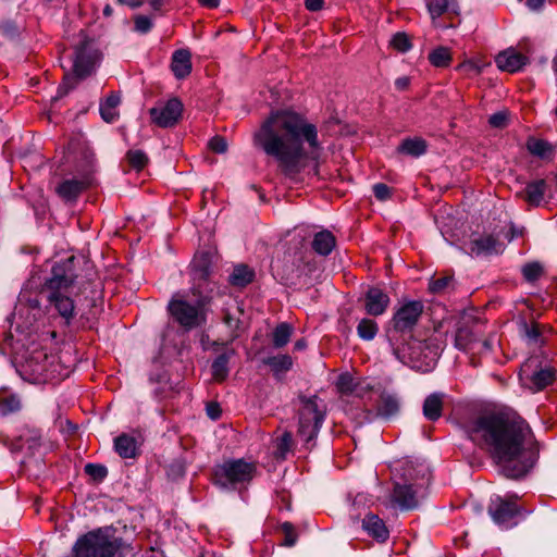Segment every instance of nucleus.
Here are the masks:
<instances>
[{
	"instance_id": "1",
	"label": "nucleus",
	"mask_w": 557,
	"mask_h": 557,
	"mask_svg": "<svg viewBox=\"0 0 557 557\" xmlns=\"http://www.w3.org/2000/svg\"><path fill=\"white\" fill-rule=\"evenodd\" d=\"M253 144L273 157L282 173L295 176L313 162L314 174L323 147L317 126L305 116L289 111H273L253 135Z\"/></svg>"
},
{
	"instance_id": "2",
	"label": "nucleus",
	"mask_w": 557,
	"mask_h": 557,
	"mask_svg": "<svg viewBox=\"0 0 557 557\" xmlns=\"http://www.w3.org/2000/svg\"><path fill=\"white\" fill-rule=\"evenodd\" d=\"M463 430L506 478H522L536 462L537 454L528 445L530 428L519 417L488 412L467 421Z\"/></svg>"
},
{
	"instance_id": "3",
	"label": "nucleus",
	"mask_w": 557,
	"mask_h": 557,
	"mask_svg": "<svg viewBox=\"0 0 557 557\" xmlns=\"http://www.w3.org/2000/svg\"><path fill=\"white\" fill-rule=\"evenodd\" d=\"M424 306L420 300H409L399 305L385 327V336L395 357L403 363L430 367L437 357L426 341L413 339L412 332L418 324Z\"/></svg>"
},
{
	"instance_id": "4",
	"label": "nucleus",
	"mask_w": 557,
	"mask_h": 557,
	"mask_svg": "<svg viewBox=\"0 0 557 557\" xmlns=\"http://www.w3.org/2000/svg\"><path fill=\"white\" fill-rule=\"evenodd\" d=\"M73 261L74 257H71L54 264L51 276L46 281L44 288L49 307L54 309L66 324H70V321L75 315L74 300L70 293L75 281V274L72 269Z\"/></svg>"
},
{
	"instance_id": "5",
	"label": "nucleus",
	"mask_w": 557,
	"mask_h": 557,
	"mask_svg": "<svg viewBox=\"0 0 557 557\" xmlns=\"http://www.w3.org/2000/svg\"><path fill=\"white\" fill-rule=\"evenodd\" d=\"M400 481L395 482L391 500L401 510H412L419 505V497L429 482L426 470L416 468L412 462H406Z\"/></svg>"
},
{
	"instance_id": "6",
	"label": "nucleus",
	"mask_w": 557,
	"mask_h": 557,
	"mask_svg": "<svg viewBox=\"0 0 557 557\" xmlns=\"http://www.w3.org/2000/svg\"><path fill=\"white\" fill-rule=\"evenodd\" d=\"M201 288L200 283L191 288V293L196 297L194 304L189 302L182 293H176L169 302L170 313L186 330L199 327L206 322L205 308L211 298L203 295Z\"/></svg>"
},
{
	"instance_id": "7",
	"label": "nucleus",
	"mask_w": 557,
	"mask_h": 557,
	"mask_svg": "<svg viewBox=\"0 0 557 557\" xmlns=\"http://www.w3.org/2000/svg\"><path fill=\"white\" fill-rule=\"evenodd\" d=\"M300 403L298 435L309 444L320 431L325 418L326 406L315 395L311 397L301 396Z\"/></svg>"
},
{
	"instance_id": "8",
	"label": "nucleus",
	"mask_w": 557,
	"mask_h": 557,
	"mask_svg": "<svg viewBox=\"0 0 557 557\" xmlns=\"http://www.w3.org/2000/svg\"><path fill=\"white\" fill-rule=\"evenodd\" d=\"M96 55L87 49V44H82L75 49V58L73 61V73H65L62 84L58 88L57 96L53 100H58L75 88L81 79L89 76L95 67Z\"/></svg>"
},
{
	"instance_id": "9",
	"label": "nucleus",
	"mask_w": 557,
	"mask_h": 557,
	"mask_svg": "<svg viewBox=\"0 0 557 557\" xmlns=\"http://www.w3.org/2000/svg\"><path fill=\"white\" fill-rule=\"evenodd\" d=\"M255 472L253 463L246 462L243 459L230 460L215 467L213 480L222 488H235L237 484L251 481Z\"/></svg>"
},
{
	"instance_id": "10",
	"label": "nucleus",
	"mask_w": 557,
	"mask_h": 557,
	"mask_svg": "<svg viewBox=\"0 0 557 557\" xmlns=\"http://www.w3.org/2000/svg\"><path fill=\"white\" fill-rule=\"evenodd\" d=\"M479 322L471 315L463 317L457 325L455 346L465 351L481 354L491 350L492 343L488 338L480 339Z\"/></svg>"
},
{
	"instance_id": "11",
	"label": "nucleus",
	"mask_w": 557,
	"mask_h": 557,
	"mask_svg": "<svg viewBox=\"0 0 557 557\" xmlns=\"http://www.w3.org/2000/svg\"><path fill=\"white\" fill-rule=\"evenodd\" d=\"M79 541L88 550L90 557H125L124 550L126 546L122 540H111L101 531L89 532L79 537Z\"/></svg>"
},
{
	"instance_id": "12",
	"label": "nucleus",
	"mask_w": 557,
	"mask_h": 557,
	"mask_svg": "<svg viewBox=\"0 0 557 557\" xmlns=\"http://www.w3.org/2000/svg\"><path fill=\"white\" fill-rule=\"evenodd\" d=\"M520 377L523 384L533 392L544 389L555 380V370L542 366L539 357H531L521 366Z\"/></svg>"
},
{
	"instance_id": "13",
	"label": "nucleus",
	"mask_w": 557,
	"mask_h": 557,
	"mask_svg": "<svg viewBox=\"0 0 557 557\" xmlns=\"http://www.w3.org/2000/svg\"><path fill=\"white\" fill-rule=\"evenodd\" d=\"M55 357L49 356L44 350H34L23 363V371L34 381L46 382L54 379Z\"/></svg>"
},
{
	"instance_id": "14",
	"label": "nucleus",
	"mask_w": 557,
	"mask_h": 557,
	"mask_svg": "<svg viewBox=\"0 0 557 557\" xmlns=\"http://www.w3.org/2000/svg\"><path fill=\"white\" fill-rule=\"evenodd\" d=\"M183 113V103L177 98H172L165 103H160L149 110L151 121L159 127L168 128L177 124Z\"/></svg>"
},
{
	"instance_id": "15",
	"label": "nucleus",
	"mask_w": 557,
	"mask_h": 557,
	"mask_svg": "<svg viewBox=\"0 0 557 557\" xmlns=\"http://www.w3.org/2000/svg\"><path fill=\"white\" fill-rule=\"evenodd\" d=\"M520 509L516 502L497 498L488 507V513L495 523L506 528L511 525V520L519 513Z\"/></svg>"
},
{
	"instance_id": "16",
	"label": "nucleus",
	"mask_w": 557,
	"mask_h": 557,
	"mask_svg": "<svg viewBox=\"0 0 557 557\" xmlns=\"http://www.w3.org/2000/svg\"><path fill=\"white\" fill-rule=\"evenodd\" d=\"M528 62L529 59L515 48H508L499 52L495 58L497 67L509 73L520 71Z\"/></svg>"
},
{
	"instance_id": "17",
	"label": "nucleus",
	"mask_w": 557,
	"mask_h": 557,
	"mask_svg": "<svg viewBox=\"0 0 557 557\" xmlns=\"http://www.w3.org/2000/svg\"><path fill=\"white\" fill-rule=\"evenodd\" d=\"M389 296L379 287H370L364 295V309L370 315L383 314L389 306Z\"/></svg>"
},
{
	"instance_id": "18",
	"label": "nucleus",
	"mask_w": 557,
	"mask_h": 557,
	"mask_svg": "<svg viewBox=\"0 0 557 557\" xmlns=\"http://www.w3.org/2000/svg\"><path fill=\"white\" fill-rule=\"evenodd\" d=\"M469 249L471 255L476 257L491 256L502 252L503 245L493 235H481L470 242Z\"/></svg>"
},
{
	"instance_id": "19",
	"label": "nucleus",
	"mask_w": 557,
	"mask_h": 557,
	"mask_svg": "<svg viewBox=\"0 0 557 557\" xmlns=\"http://www.w3.org/2000/svg\"><path fill=\"white\" fill-rule=\"evenodd\" d=\"M375 409L377 417L389 419L399 412L400 398L396 393L383 391L379 395Z\"/></svg>"
},
{
	"instance_id": "20",
	"label": "nucleus",
	"mask_w": 557,
	"mask_h": 557,
	"mask_svg": "<svg viewBox=\"0 0 557 557\" xmlns=\"http://www.w3.org/2000/svg\"><path fill=\"white\" fill-rule=\"evenodd\" d=\"M171 70L177 79L187 77L191 72V53L187 49H178L172 55Z\"/></svg>"
},
{
	"instance_id": "21",
	"label": "nucleus",
	"mask_w": 557,
	"mask_h": 557,
	"mask_svg": "<svg viewBox=\"0 0 557 557\" xmlns=\"http://www.w3.org/2000/svg\"><path fill=\"white\" fill-rule=\"evenodd\" d=\"M363 530L377 542H385L389 532L384 523V521L374 513H368L362 520Z\"/></svg>"
},
{
	"instance_id": "22",
	"label": "nucleus",
	"mask_w": 557,
	"mask_h": 557,
	"mask_svg": "<svg viewBox=\"0 0 557 557\" xmlns=\"http://www.w3.org/2000/svg\"><path fill=\"white\" fill-rule=\"evenodd\" d=\"M444 405V394L433 393L429 395L423 403V416L429 421H436L442 417Z\"/></svg>"
},
{
	"instance_id": "23",
	"label": "nucleus",
	"mask_w": 557,
	"mask_h": 557,
	"mask_svg": "<svg viewBox=\"0 0 557 557\" xmlns=\"http://www.w3.org/2000/svg\"><path fill=\"white\" fill-rule=\"evenodd\" d=\"M138 441L128 434H121L114 440L115 451L122 458H135L138 454Z\"/></svg>"
},
{
	"instance_id": "24",
	"label": "nucleus",
	"mask_w": 557,
	"mask_h": 557,
	"mask_svg": "<svg viewBox=\"0 0 557 557\" xmlns=\"http://www.w3.org/2000/svg\"><path fill=\"white\" fill-rule=\"evenodd\" d=\"M88 182L86 180H66L57 187L58 195L65 200H74L86 189Z\"/></svg>"
},
{
	"instance_id": "25",
	"label": "nucleus",
	"mask_w": 557,
	"mask_h": 557,
	"mask_svg": "<svg viewBox=\"0 0 557 557\" xmlns=\"http://www.w3.org/2000/svg\"><path fill=\"white\" fill-rule=\"evenodd\" d=\"M211 257L208 252L197 255L193 262V273L195 281H207L211 274Z\"/></svg>"
},
{
	"instance_id": "26",
	"label": "nucleus",
	"mask_w": 557,
	"mask_h": 557,
	"mask_svg": "<svg viewBox=\"0 0 557 557\" xmlns=\"http://www.w3.org/2000/svg\"><path fill=\"white\" fill-rule=\"evenodd\" d=\"M120 103L121 96L116 92H111L104 101L100 103V114L107 123H113L119 117L117 107Z\"/></svg>"
},
{
	"instance_id": "27",
	"label": "nucleus",
	"mask_w": 557,
	"mask_h": 557,
	"mask_svg": "<svg viewBox=\"0 0 557 557\" xmlns=\"http://www.w3.org/2000/svg\"><path fill=\"white\" fill-rule=\"evenodd\" d=\"M546 187L545 180L530 182L524 189V200L533 207H539L546 193Z\"/></svg>"
},
{
	"instance_id": "28",
	"label": "nucleus",
	"mask_w": 557,
	"mask_h": 557,
	"mask_svg": "<svg viewBox=\"0 0 557 557\" xmlns=\"http://www.w3.org/2000/svg\"><path fill=\"white\" fill-rule=\"evenodd\" d=\"M255 272L246 264H237L228 276V282L235 287H245L252 282Z\"/></svg>"
},
{
	"instance_id": "29",
	"label": "nucleus",
	"mask_w": 557,
	"mask_h": 557,
	"mask_svg": "<svg viewBox=\"0 0 557 557\" xmlns=\"http://www.w3.org/2000/svg\"><path fill=\"white\" fill-rule=\"evenodd\" d=\"M335 247V237L330 231H321L314 235L312 240L313 250L321 255L327 256Z\"/></svg>"
},
{
	"instance_id": "30",
	"label": "nucleus",
	"mask_w": 557,
	"mask_h": 557,
	"mask_svg": "<svg viewBox=\"0 0 557 557\" xmlns=\"http://www.w3.org/2000/svg\"><path fill=\"white\" fill-rule=\"evenodd\" d=\"M397 151L411 157H420L426 151V143L419 137L406 138L398 146Z\"/></svg>"
},
{
	"instance_id": "31",
	"label": "nucleus",
	"mask_w": 557,
	"mask_h": 557,
	"mask_svg": "<svg viewBox=\"0 0 557 557\" xmlns=\"http://www.w3.org/2000/svg\"><path fill=\"white\" fill-rule=\"evenodd\" d=\"M234 350L225 351L219 355L212 363V376L215 381H223L228 375V361Z\"/></svg>"
},
{
	"instance_id": "32",
	"label": "nucleus",
	"mask_w": 557,
	"mask_h": 557,
	"mask_svg": "<svg viewBox=\"0 0 557 557\" xmlns=\"http://www.w3.org/2000/svg\"><path fill=\"white\" fill-rule=\"evenodd\" d=\"M527 149L531 154L542 159L549 158L554 153V148L548 141L534 137L528 139Z\"/></svg>"
},
{
	"instance_id": "33",
	"label": "nucleus",
	"mask_w": 557,
	"mask_h": 557,
	"mask_svg": "<svg viewBox=\"0 0 557 557\" xmlns=\"http://www.w3.org/2000/svg\"><path fill=\"white\" fill-rule=\"evenodd\" d=\"M428 11L431 15L433 24L436 26V18L448 11L456 12L455 3L451 0H428Z\"/></svg>"
},
{
	"instance_id": "34",
	"label": "nucleus",
	"mask_w": 557,
	"mask_h": 557,
	"mask_svg": "<svg viewBox=\"0 0 557 557\" xmlns=\"http://www.w3.org/2000/svg\"><path fill=\"white\" fill-rule=\"evenodd\" d=\"M263 363L269 366L275 374L288 371L293 366V360L288 355H278L268 357Z\"/></svg>"
},
{
	"instance_id": "35",
	"label": "nucleus",
	"mask_w": 557,
	"mask_h": 557,
	"mask_svg": "<svg viewBox=\"0 0 557 557\" xmlns=\"http://www.w3.org/2000/svg\"><path fill=\"white\" fill-rule=\"evenodd\" d=\"M379 332L377 323L372 319H361L357 325V334L363 341H372Z\"/></svg>"
},
{
	"instance_id": "36",
	"label": "nucleus",
	"mask_w": 557,
	"mask_h": 557,
	"mask_svg": "<svg viewBox=\"0 0 557 557\" xmlns=\"http://www.w3.org/2000/svg\"><path fill=\"white\" fill-rule=\"evenodd\" d=\"M125 160L128 166L136 171L143 170L149 161L148 156L140 149L128 150Z\"/></svg>"
},
{
	"instance_id": "37",
	"label": "nucleus",
	"mask_w": 557,
	"mask_h": 557,
	"mask_svg": "<svg viewBox=\"0 0 557 557\" xmlns=\"http://www.w3.org/2000/svg\"><path fill=\"white\" fill-rule=\"evenodd\" d=\"M429 60L436 67H446L451 61V54L448 48L438 47L429 54Z\"/></svg>"
},
{
	"instance_id": "38",
	"label": "nucleus",
	"mask_w": 557,
	"mask_h": 557,
	"mask_svg": "<svg viewBox=\"0 0 557 557\" xmlns=\"http://www.w3.org/2000/svg\"><path fill=\"white\" fill-rule=\"evenodd\" d=\"M292 326L287 323L278 324L273 332V345L276 348L284 347L290 338Z\"/></svg>"
},
{
	"instance_id": "39",
	"label": "nucleus",
	"mask_w": 557,
	"mask_h": 557,
	"mask_svg": "<svg viewBox=\"0 0 557 557\" xmlns=\"http://www.w3.org/2000/svg\"><path fill=\"white\" fill-rule=\"evenodd\" d=\"M336 385L342 394L350 395L357 393L358 382L349 373L341 374Z\"/></svg>"
},
{
	"instance_id": "40",
	"label": "nucleus",
	"mask_w": 557,
	"mask_h": 557,
	"mask_svg": "<svg viewBox=\"0 0 557 557\" xmlns=\"http://www.w3.org/2000/svg\"><path fill=\"white\" fill-rule=\"evenodd\" d=\"M22 407L21 400L15 395H10L0 398V413L8 416L17 412Z\"/></svg>"
},
{
	"instance_id": "41",
	"label": "nucleus",
	"mask_w": 557,
	"mask_h": 557,
	"mask_svg": "<svg viewBox=\"0 0 557 557\" xmlns=\"http://www.w3.org/2000/svg\"><path fill=\"white\" fill-rule=\"evenodd\" d=\"M455 286L454 277L451 275H445L433 280L430 283V290L433 293H444L453 289Z\"/></svg>"
},
{
	"instance_id": "42",
	"label": "nucleus",
	"mask_w": 557,
	"mask_h": 557,
	"mask_svg": "<svg viewBox=\"0 0 557 557\" xmlns=\"http://www.w3.org/2000/svg\"><path fill=\"white\" fill-rule=\"evenodd\" d=\"M544 269L540 262H530L523 265L522 274L528 282H535L543 275Z\"/></svg>"
},
{
	"instance_id": "43",
	"label": "nucleus",
	"mask_w": 557,
	"mask_h": 557,
	"mask_svg": "<svg viewBox=\"0 0 557 557\" xmlns=\"http://www.w3.org/2000/svg\"><path fill=\"white\" fill-rule=\"evenodd\" d=\"M391 46L399 52H407L412 45L406 33H397L392 37Z\"/></svg>"
},
{
	"instance_id": "44",
	"label": "nucleus",
	"mask_w": 557,
	"mask_h": 557,
	"mask_svg": "<svg viewBox=\"0 0 557 557\" xmlns=\"http://www.w3.org/2000/svg\"><path fill=\"white\" fill-rule=\"evenodd\" d=\"M85 472L90 475L95 481H102L108 475V470L104 466L96 463H87Z\"/></svg>"
},
{
	"instance_id": "45",
	"label": "nucleus",
	"mask_w": 557,
	"mask_h": 557,
	"mask_svg": "<svg viewBox=\"0 0 557 557\" xmlns=\"http://www.w3.org/2000/svg\"><path fill=\"white\" fill-rule=\"evenodd\" d=\"M283 533H284V545L286 546H293L297 541V533L295 531V528L289 522H284L281 527Z\"/></svg>"
},
{
	"instance_id": "46",
	"label": "nucleus",
	"mask_w": 557,
	"mask_h": 557,
	"mask_svg": "<svg viewBox=\"0 0 557 557\" xmlns=\"http://www.w3.org/2000/svg\"><path fill=\"white\" fill-rule=\"evenodd\" d=\"M488 123L491 126L495 128H504L508 124V112L507 111H498L492 114L488 119Z\"/></svg>"
},
{
	"instance_id": "47",
	"label": "nucleus",
	"mask_w": 557,
	"mask_h": 557,
	"mask_svg": "<svg viewBox=\"0 0 557 557\" xmlns=\"http://www.w3.org/2000/svg\"><path fill=\"white\" fill-rule=\"evenodd\" d=\"M209 148L216 153H224L227 150V143L222 136H214L208 144Z\"/></svg>"
},
{
	"instance_id": "48",
	"label": "nucleus",
	"mask_w": 557,
	"mask_h": 557,
	"mask_svg": "<svg viewBox=\"0 0 557 557\" xmlns=\"http://www.w3.org/2000/svg\"><path fill=\"white\" fill-rule=\"evenodd\" d=\"M292 445V435L290 433H284L277 441V451L281 457H285V454L290 449Z\"/></svg>"
},
{
	"instance_id": "49",
	"label": "nucleus",
	"mask_w": 557,
	"mask_h": 557,
	"mask_svg": "<svg viewBox=\"0 0 557 557\" xmlns=\"http://www.w3.org/2000/svg\"><path fill=\"white\" fill-rule=\"evenodd\" d=\"M152 27V22L149 17L145 15H137L135 17V29L138 33L146 34L148 33Z\"/></svg>"
},
{
	"instance_id": "50",
	"label": "nucleus",
	"mask_w": 557,
	"mask_h": 557,
	"mask_svg": "<svg viewBox=\"0 0 557 557\" xmlns=\"http://www.w3.org/2000/svg\"><path fill=\"white\" fill-rule=\"evenodd\" d=\"M522 332L524 336L531 342L536 343L540 338V331L536 324L530 325L527 322H523Z\"/></svg>"
},
{
	"instance_id": "51",
	"label": "nucleus",
	"mask_w": 557,
	"mask_h": 557,
	"mask_svg": "<svg viewBox=\"0 0 557 557\" xmlns=\"http://www.w3.org/2000/svg\"><path fill=\"white\" fill-rule=\"evenodd\" d=\"M373 193L374 196L381 201H384L391 197V188L383 183L375 184L373 186Z\"/></svg>"
},
{
	"instance_id": "52",
	"label": "nucleus",
	"mask_w": 557,
	"mask_h": 557,
	"mask_svg": "<svg viewBox=\"0 0 557 557\" xmlns=\"http://www.w3.org/2000/svg\"><path fill=\"white\" fill-rule=\"evenodd\" d=\"M24 300L26 301V305L29 309H39L40 307V301L38 300L37 297L35 298H27L25 299V295H22L18 299V307L16 308L18 311L22 310V307L24 306Z\"/></svg>"
},
{
	"instance_id": "53",
	"label": "nucleus",
	"mask_w": 557,
	"mask_h": 557,
	"mask_svg": "<svg viewBox=\"0 0 557 557\" xmlns=\"http://www.w3.org/2000/svg\"><path fill=\"white\" fill-rule=\"evenodd\" d=\"M207 413L212 420H216L221 416L220 406L216 403H210L207 405Z\"/></svg>"
},
{
	"instance_id": "54",
	"label": "nucleus",
	"mask_w": 557,
	"mask_h": 557,
	"mask_svg": "<svg viewBox=\"0 0 557 557\" xmlns=\"http://www.w3.org/2000/svg\"><path fill=\"white\" fill-rule=\"evenodd\" d=\"M324 0H305V7L307 10L317 12L323 8Z\"/></svg>"
},
{
	"instance_id": "55",
	"label": "nucleus",
	"mask_w": 557,
	"mask_h": 557,
	"mask_svg": "<svg viewBox=\"0 0 557 557\" xmlns=\"http://www.w3.org/2000/svg\"><path fill=\"white\" fill-rule=\"evenodd\" d=\"M460 66L468 71L475 72L476 74H480L483 69V65H480L473 61H467V62L462 63Z\"/></svg>"
},
{
	"instance_id": "56",
	"label": "nucleus",
	"mask_w": 557,
	"mask_h": 557,
	"mask_svg": "<svg viewBox=\"0 0 557 557\" xmlns=\"http://www.w3.org/2000/svg\"><path fill=\"white\" fill-rule=\"evenodd\" d=\"M184 471V467L180 462H175L170 466L169 474L173 476H182Z\"/></svg>"
},
{
	"instance_id": "57",
	"label": "nucleus",
	"mask_w": 557,
	"mask_h": 557,
	"mask_svg": "<svg viewBox=\"0 0 557 557\" xmlns=\"http://www.w3.org/2000/svg\"><path fill=\"white\" fill-rule=\"evenodd\" d=\"M410 79L406 76L399 77L395 81V86L398 90H405L408 88Z\"/></svg>"
},
{
	"instance_id": "58",
	"label": "nucleus",
	"mask_w": 557,
	"mask_h": 557,
	"mask_svg": "<svg viewBox=\"0 0 557 557\" xmlns=\"http://www.w3.org/2000/svg\"><path fill=\"white\" fill-rule=\"evenodd\" d=\"M199 3L206 8L214 9L220 4V0H198Z\"/></svg>"
},
{
	"instance_id": "59",
	"label": "nucleus",
	"mask_w": 557,
	"mask_h": 557,
	"mask_svg": "<svg viewBox=\"0 0 557 557\" xmlns=\"http://www.w3.org/2000/svg\"><path fill=\"white\" fill-rule=\"evenodd\" d=\"M117 2L131 8H138L143 4V0H117Z\"/></svg>"
},
{
	"instance_id": "60",
	"label": "nucleus",
	"mask_w": 557,
	"mask_h": 557,
	"mask_svg": "<svg viewBox=\"0 0 557 557\" xmlns=\"http://www.w3.org/2000/svg\"><path fill=\"white\" fill-rule=\"evenodd\" d=\"M545 0H527V5L531 10H539L543 4Z\"/></svg>"
},
{
	"instance_id": "61",
	"label": "nucleus",
	"mask_w": 557,
	"mask_h": 557,
	"mask_svg": "<svg viewBox=\"0 0 557 557\" xmlns=\"http://www.w3.org/2000/svg\"><path fill=\"white\" fill-rule=\"evenodd\" d=\"M165 1L166 0H149V3L153 10L158 11L164 5Z\"/></svg>"
},
{
	"instance_id": "62",
	"label": "nucleus",
	"mask_w": 557,
	"mask_h": 557,
	"mask_svg": "<svg viewBox=\"0 0 557 557\" xmlns=\"http://www.w3.org/2000/svg\"><path fill=\"white\" fill-rule=\"evenodd\" d=\"M223 320H224V323L226 325H228L230 327H232L234 325L235 320L228 312H225Z\"/></svg>"
},
{
	"instance_id": "63",
	"label": "nucleus",
	"mask_w": 557,
	"mask_h": 557,
	"mask_svg": "<svg viewBox=\"0 0 557 557\" xmlns=\"http://www.w3.org/2000/svg\"><path fill=\"white\" fill-rule=\"evenodd\" d=\"M306 346H307V344H306L305 339H299L295 343V349H297V350H302L306 348Z\"/></svg>"
},
{
	"instance_id": "64",
	"label": "nucleus",
	"mask_w": 557,
	"mask_h": 557,
	"mask_svg": "<svg viewBox=\"0 0 557 557\" xmlns=\"http://www.w3.org/2000/svg\"><path fill=\"white\" fill-rule=\"evenodd\" d=\"M552 65L555 74L557 75V54L554 57Z\"/></svg>"
}]
</instances>
